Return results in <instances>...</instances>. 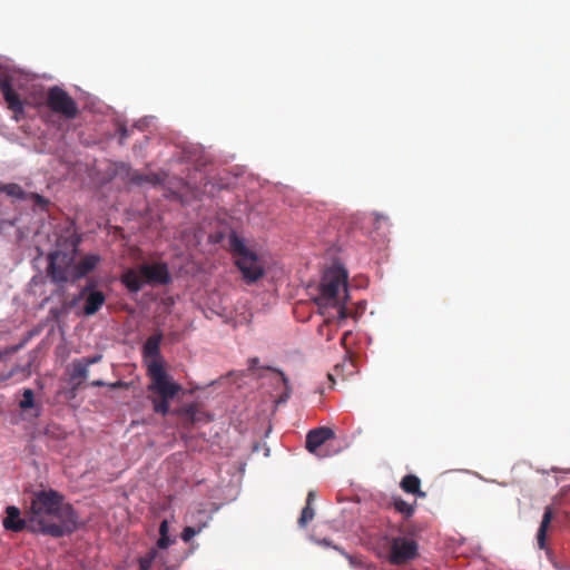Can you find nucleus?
<instances>
[{"label": "nucleus", "mask_w": 570, "mask_h": 570, "mask_svg": "<svg viewBox=\"0 0 570 570\" xmlns=\"http://www.w3.org/2000/svg\"><path fill=\"white\" fill-rule=\"evenodd\" d=\"M29 531L61 538L78 528V514L65 497L53 489L36 490L29 498Z\"/></svg>", "instance_id": "1"}, {"label": "nucleus", "mask_w": 570, "mask_h": 570, "mask_svg": "<svg viewBox=\"0 0 570 570\" xmlns=\"http://www.w3.org/2000/svg\"><path fill=\"white\" fill-rule=\"evenodd\" d=\"M80 238L76 234L60 237L57 249L48 254L47 275L52 283L63 284L72 281V271Z\"/></svg>", "instance_id": "2"}, {"label": "nucleus", "mask_w": 570, "mask_h": 570, "mask_svg": "<svg viewBox=\"0 0 570 570\" xmlns=\"http://www.w3.org/2000/svg\"><path fill=\"white\" fill-rule=\"evenodd\" d=\"M147 376L150 381L147 390L151 393L149 400L153 403V410L165 416L169 412V402L181 391V385L174 382L163 364L157 361L148 364Z\"/></svg>", "instance_id": "3"}, {"label": "nucleus", "mask_w": 570, "mask_h": 570, "mask_svg": "<svg viewBox=\"0 0 570 570\" xmlns=\"http://www.w3.org/2000/svg\"><path fill=\"white\" fill-rule=\"evenodd\" d=\"M341 288H343L345 297H347V272L342 266L335 265L324 272L315 303L320 307H338L340 318H346V307L338 302Z\"/></svg>", "instance_id": "4"}, {"label": "nucleus", "mask_w": 570, "mask_h": 570, "mask_svg": "<svg viewBox=\"0 0 570 570\" xmlns=\"http://www.w3.org/2000/svg\"><path fill=\"white\" fill-rule=\"evenodd\" d=\"M229 247L235 256V264L242 272L246 283L252 284L263 277L264 267L259 258L246 247L243 239L236 234L229 236Z\"/></svg>", "instance_id": "5"}, {"label": "nucleus", "mask_w": 570, "mask_h": 570, "mask_svg": "<svg viewBox=\"0 0 570 570\" xmlns=\"http://www.w3.org/2000/svg\"><path fill=\"white\" fill-rule=\"evenodd\" d=\"M46 102L50 110L63 116L66 119H73L78 114L76 101L67 91L58 86L51 87L48 90Z\"/></svg>", "instance_id": "6"}, {"label": "nucleus", "mask_w": 570, "mask_h": 570, "mask_svg": "<svg viewBox=\"0 0 570 570\" xmlns=\"http://www.w3.org/2000/svg\"><path fill=\"white\" fill-rule=\"evenodd\" d=\"M417 556V543L405 537H396L391 541L389 561L392 564L401 566Z\"/></svg>", "instance_id": "7"}, {"label": "nucleus", "mask_w": 570, "mask_h": 570, "mask_svg": "<svg viewBox=\"0 0 570 570\" xmlns=\"http://www.w3.org/2000/svg\"><path fill=\"white\" fill-rule=\"evenodd\" d=\"M140 274L148 284L167 285L171 281L166 263L142 264Z\"/></svg>", "instance_id": "8"}, {"label": "nucleus", "mask_w": 570, "mask_h": 570, "mask_svg": "<svg viewBox=\"0 0 570 570\" xmlns=\"http://www.w3.org/2000/svg\"><path fill=\"white\" fill-rule=\"evenodd\" d=\"M2 525L6 530L12 532H21L27 529L29 531V515L28 509L26 510V517H21V511L16 505H8L6 508V517L2 520Z\"/></svg>", "instance_id": "9"}, {"label": "nucleus", "mask_w": 570, "mask_h": 570, "mask_svg": "<svg viewBox=\"0 0 570 570\" xmlns=\"http://www.w3.org/2000/svg\"><path fill=\"white\" fill-rule=\"evenodd\" d=\"M80 297H85L83 314L86 316L96 314L106 302V296L102 292L91 289L89 286L82 289Z\"/></svg>", "instance_id": "10"}, {"label": "nucleus", "mask_w": 570, "mask_h": 570, "mask_svg": "<svg viewBox=\"0 0 570 570\" xmlns=\"http://www.w3.org/2000/svg\"><path fill=\"white\" fill-rule=\"evenodd\" d=\"M333 436L334 432L330 428H318L311 430L306 435V449L311 453H315L321 445H323Z\"/></svg>", "instance_id": "11"}, {"label": "nucleus", "mask_w": 570, "mask_h": 570, "mask_svg": "<svg viewBox=\"0 0 570 570\" xmlns=\"http://www.w3.org/2000/svg\"><path fill=\"white\" fill-rule=\"evenodd\" d=\"M100 257L98 255H86L82 257L77 264L73 266L72 271V282L80 279L92 272L97 264L99 263Z\"/></svg>", "instance_id": "12"}, {"label": "nucleus", "mask_w": 570, "mask_h": 570, "mask_svg": "<svg viewBox=\"0 0 570 570\" xmlns=\"http://www.w3.org/2000/svg\"><path fill=\"white\" fill-rule=\"evenodd\" d=\"M121 283L127 287V289L131 293H137L141 291L145 284L144 276L140 274V268L134 269L129 268L121 275Z\"/></svg>", "instance_id": "13"}, {"label": "nucleus", "mask_w": 570, "mask_h": 570, "mask_svg": "<svg viewBox=\"0 0 570 570\" xmlns=\"http://www.w3.org/2000/svg\"><path fill=\"white\" fill-rule=\"evenodd\" d=\"M2 95L8 108L14 114V118L18 120L19 117L24 114V102L12 87L3 91Z\"/></svg>", "instance_id": "14"}, {"label": "nucleus", "mask_w": 570, "mask_h": 570, "mask_svg": "<svg viewBox=\"0 0 570 570\" xmlns=\"http://www.w3.org/2000/svg\"><path fill=\"white\" fill-rule=\"evenodd\" d=\"M89 367L81 358L75 360L71 365L70 381L75 389L80 387L82 382L88 377Z\"/></svg>", "instance_id": "15"}, {"label": "nucleus", "mask_w": 570, "mask_h": 570, "mask_svg": "<svg viewBox=\"0 0 570 570\" xmlns=\"http://www.w3.org/2000/svg\"><path fill=\"white\" fill-rule=\"evenodd\" d=\"M552 518H553L552 508L546 507L543 515H542V521H541V524L539 527L538 534H537L538 547L540 549L546 548L547 531L551 523Z\"/></svg>", "instance_id": "16"}, {"label": "nucleus", "mask_w": 570, "mask_h": 570, "mask_svg": "<svg viewBox=\"0 0 570 570\" xmlns=\"http://www.w3.org/2000/svg\"><path fill=\"white\" fill-rule=\"evenodd\" d=\"M161 340L163 334L160 332L149 336L142 346L144 355L148 357L159 356Z\"/></svg>", "instance_id": "17"}, {"label": "nucleus", "mask_w": 570, "mask_h": 570, "mask_svg": "<svg viewBox=\"0 0 570 570\" xmlns=\"http://www.w3.org/2000/svg\"><path fill=\"white\" fill-rule=\"evenodd\" d=\"M401 489L410 494H415L419 497H425V493L421 491V480L414 474L405 475L401 481Z\"/></svg>", "instance_id": "18"}, {"label": "nucleus", "mask_w": 570, "mask_h": 570, "mask_svg": "<svg viewBox=\"0 0 570 570\" xmlns=\"http://www.w3.org/2000/svg\"><path fill=\"white\" fill-rule=\"evenodd\" d=\"M199 514H203L205 517V520L198 524V525H187L184 528L180 538L184 542H189L195 535H197L204 528L207 527L210 517L207 514L206 511H199Z\"/></svg>", "instance_id": "19"}, {"label": "nucleus", "mask_w": 570, "mask_h": 570, "mask_svg": "<svg viewBox=\"0 0 570 570\" xmlns=\"http://www.w3.org/2000/svg\"><path fill=\"white\" fill-rule=\"evenodd\" d=\"M131 181L136 185L149 184L157 186L164 183V177L157 173L138 174L135 173L131 176Z\"/></svg>", "instance_id": "20"}, {"label": "nucleus", "mask_w": 570, "mask_h": 570, "mask_svg": "<svg viewBox=\"0 0 570 570\" xmlns=\"http://www.w3.org/2000/svg\"><path fill=\"white\" fill-rule=\"evenodd\" d=\"M0 191L4 193L7 196L27 200V191H24L20 185L10 183V184H1L0 183Z\"/></svg>", "instance_id": "21"}, {"label": "nucleus", "mask_w": 570, "mask_h": 570, "mask_svg": "<svg viewBox=\"0 0 570 570\" xmlns=\"http://www.w3.org/2000/svg\"><path fill=\"white\" fill-rule=\"evenodd\" d=\"M30 362H28L26 365L16 364L10 371L0 374V382L9 381L19 374H21L23 379L28 377L30 375Z\"/></svg>", "instance_id": "22"}, {"label": "nucleus", "mask_w": 570, "mask_h": 570, "mask_svg": "<svg viewBox=\"0 0 570 570\" xmlns=\"http://www.w3.org/2000/svg\"><path fill=\"white\" fill-rule=\"evenodd\" d=\"M266 368L272 371V372H274V373H276L279 376L282 383L285 386V392L279 396L278 402L279 403L286 402L289 399L291 392H292L288 377L279 368H275V367H272V366H268Z\"/></svg>", "instance_id": "23"}, {"label": "nucleus", "mask_w": 570, "mask_h": 570, "mask_svg": "<svg viewBox=\"0 0 570 570\" xmlns=\"http://www.w3.org/2000/svg\"><path fill=\"white\" fill-rule=\"evenodd\" d=\"M393 507L397 512L404 514L405 518H409L414 513V505L407 503L402 498H394Z\"/></svg>", "instance_id": "24"}, {"label": "nucleus", "mask_w": 570, "mask_h": 570, "mask_svg": "<svg viewBox=\"0 0 570 570\" xmlns=\"http://www.w3.org/2000/svg\"><path fill=\"white\" fill-rule=\"evenodd\" d=\"M157 557V549H150L144 557L139 559V570H149Z\"/></svg>", "instance_id": "25"}, {"label": "nucleus", "mask_w": 570, "mask_h": 570, "mask_svg": "<svg viewBox=\"0 0 570 570\" xmlns=\"http://www.w3.org/2000/svg\"><path fill=\"white\" fill-rule=\"evenodd\" d=\"M35 406V393L31 389H24L22 400L19 402V407L23 411Z\"/></svg>", "instance_id": "26"}, {"label": "nucleus", "mask_w": 570, "mask_h": 570, "mask_svg": "<svg viewBox=\"0 0 570 570\" xmlns=\"http://www.w3.org/2000/svg\"><path fill=\"white\" fill-rule=\"evenodd\" d=\"M315 512L314 509L309 505H305L302 510L301 517L298 519V525L304 528L314 519Z\"/></svg>", "instance_id": "27"}, {"label": "nucleus", "mask_w": 570, "mask_h": 570, "mask_svg": "<svg viewBox=\"0 0 570 570\" xmlns=\"http://www.w3.org/2000/svg\"><path fill=\"white\" fill-rule=\"evenodd\" d=\"M27 200H32L35 206L46 210L49 205V199L37 193H27Z\"/></svg>", "instance_id": "28"}, {"label": "nucleus", "mask_w": 570, "mask_h": 570, "mask_svg": "<svg viewBox=\"0 0 570 570\" xmlns=\"http://www.w3.org/2000/svg\"><path fill=\"white\" fill-rule=\"evenodd\" d=\"M12 77L8 73H0V90L1 92L12 87Z\"/></svg>", "instance_id": "29"}, {"label": "nucleus", "mask_w": 570, "mask_h": 570, "mask_svg": "<svg viewBox=\"0 0 570 570\" xmlns=\"http://www.w3.org/2000/svg\"><path fill=\"white\" fill-rule=\"evenodd\" d=\"M175 542V539H171L169 535L161 537L157 540V548L167 549L170 544Z\"/></svg>", "instance_id": "30"}, {"label": "nucleus", "mask_w": 570, "mask_h": 570, "mask_svg": "<svg viewBox=\"0 0 570 570\" xmlns=\"http://www.w3.org/2000/svg\"><path fill=\"white\" fill-rule=\"evenodd\" d=\"M199 511L200 510H197L196 512L190 514L189 522L194 523V525H198L205 520V517L203 514H199Z\"/></svg>", "instance_id": "31"}, {"label": "nucleus", "mask_w": 570, "mask_h": 570, "mask_svg": "<svg viewBox=\"0 0 570 570\" xmlns=\"http://www.w3.org/2000/svg\"><path fill=\"white\" fill-rule=\"evenodd\" d=\"M101 358H102V356L100 354H97L91 357H82L81 360L89 367L90 365L98 363Z\"/></svg>", "instance_id": "32"}, {"label": "nucleus", "mask_w": 570, "mask_h": 570, "mask_svg": "<svg viewBox=\"0 0 570 570\" xmlns=\"http://www.w3.org/2000/svg\"><path fill=\"white\" fill-rule=\"evenodd\" d=\"M169 523L167 520H163L159 525V535L165 537L169 535Z\"/></svg>", "instance_id": "33"}, {"label": "nucleus", "mask_w": 570, "mask_h": 570, "mask_svg": "<svg viewBox=\"0 0 570 570\" xmlns=\"http://www.w3.org/2000/svg\"><path fill=\"white\" fill-rule=\"evenodd\" d=\"M19 348V346H12V347H8L6 348L3 352H0V358L3 356V355H7V354H12L14 352H17Z\"/></svg>", "instance_id": "34"}, {"label": "nucleus", "mask_w": 570, "mask_h": 570, "mask_svg": "<svg viewBox=\"0 0 570 570\" xmlns=\"http://www.w3.org/2000/svg\"><path fill=\"white\" fill-rule=\"evenodd\" d=\"M315 499V492L314 491H309L308 494H307V499H306V505H309L312 507V503Z\"/></svg>", "instance_id": "35"}, {"label": "nucleus", "mask_w": 570, "mask_h": 570, "mask_svg": "<svg viewBox=\"0 0 570 570\" xmlns=\"http://www.w3.org/2000/svg\"><path fill=\"white\" fill-rule=\"evenodd\" d=\"M90 385L94 386V387H101V386H105L106 383L104 381H101V380H95V381H92L90 383Z\"/></svg>", "instance_id": "36"}, {"label": "nucleus", "mask_w": 570, "mask_h": 570, "mask_svg": "<svg viewBox=\"0 0 570 570\" xmlns=\"http://www.w3.org/2000/svg\"><path fill=\"white\" fill-rule=\"evenodd\" d=\"M186 414H188L191 419V421H195V407L194 406H188V409H186Z\"/></svg>", "instance_id": "37"}, {"label": "nucleus", "mask_w": 570, "mask_h": 570, "mask_svg": "<svg viewBox=\"0 0 570 570\" xmlns=\"http://www.w3.org/2000/svg\"><path fill=\"white\" fill-rule=\"evenodd\" d=\"M258 362H259V360L257 357L250 358L249 360V363H250L249 368H252V370L255 368L258 365Z\"/></svg>", "instance_id": "38"}, {"label": "nucleus", "mask_w": 570, "mask_h": 570, "mask_svg": "<svg viewBox=\"0 0 570 570\" xmlns=\"http://www.w3.org/2000/svg\"><path fill=\"white\" fill-rule=\"evenodd\" d=\"M122 386H125V383L122 381H117V382L110 384L111 389H119V387H122Z\"/></svg>", "instance_id": "39"}, {"label": "nucleus", "mask_w": 570, "mask_h": 570, "mask_svg": "<svg viewBox=\"0 0 570 570\" xmlns=\"http://www.w3.org/2000/svg\"><path fill=\"white\" fill-rule=\"evenodd\" d=\"M381 218H385V217H384V216H382V215H377V216H376V219H377V220H379V219H381Z\"/></svg>", "instance_id": "40"}]
</instances>
